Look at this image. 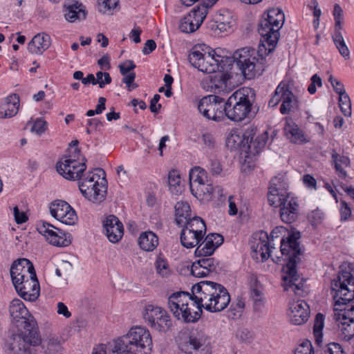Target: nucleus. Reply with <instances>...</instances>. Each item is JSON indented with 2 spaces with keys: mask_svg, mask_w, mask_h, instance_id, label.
<instances>
[{
  "mask_svg": "<svg viewBox=\"0 0 354 354\" xmlns=\"http://www.w3.org/2000/svg\"><path fill=\"white\" fill-rule=\"evenodd\" d=\"M338 327L344 339L354 337V277L348 271H340L331 282Z\"/></svg>",
  "mask_w": 354,
  "mask_h": 354,
  "instance_id": "f257e3e1",
  "label": "nucleus"
},
{
  "mask_svg": "<svg viewBox=\"0 0 354 354\" xmlns=\"http://www.w3.org/2000/svg\"><path fill=\"white\" fill-rule=\"evenodd\" d=\"M12 324L18 328V334L13 335L11 349L15 351H25L28 346L40 344L37 323L29 313L24 304L19 299L11 301L8 308Z\"/></svg>",
  "mask_w": 354,
  "mask_h": 354,
  "instance_id": "f03ea898",
  "label": "nucleus"
},
{
  "mask_svg": "<svg viewBox=\"0 0 354 354\" xmlns=\"http://www.w3.org/2000/svg\"><path fill=\"white\" fill-rule=\"evenodd\" d=\"M300 239L299 232L292 233L288 235L286 240H281L280 251L283 259L286 261L287 270L283 276V283L285 291H292L296 295L301 297L304 294V283L299 279L296 270V259L301 254V248L298 240Z\"/></svg>",
  "mask_w": 354,
  "mask_h": 354,
  "instance_id": "7ed1b4c3",
  "label": "nucleus"
},
{
  "mask_svg": "<svg viewBox=\"0 0 354 354\" xmlns=\"http://www.w3.org/2000/svg\"><path fill=\"white\" fill-rule=\"evenodd\" d=\"M153 341L149 330L134 326L128 333L114 340L109 354H151Z\"/></svg>",
  "mask_w": 354,
  "mask_h": 354,
  "instance_id": "20e7f679",
  "label": "nucleus"
},
{
  "mask_svg": "<svg viewBox=\"0 0 354 354\" xmlns=\"http://www.w3.org/2000/svg\"><path fill=\"white\" fill-rule=\"evenodd\" d=\"M198 302L211 313L220 312L230 304V296L222 285L210 281H202L192 288Z\"/></svg>",
  "mask_w": 354,
  "mask_h": 354,
  "instance_id": "39448f33",
  "label": "nucleus"
},
{
  "mask_svg": "<svg viewBox=\"0 0 354 354\" xmlns=\"http://www.w3.org/2000/svg\"><path fill=\"white\" fill-rule=\"evenodd\" d=\"M268 55H261L259 48L256 50L250 47L236 50L232 55L234 64L245 78L251 80L261 75L265 70Z\"/></svg>",
  "mask_w": 354,
  "mask_h": 354,
  "instance_id": "423d86ee",
  "label": "nucleus"
},
{
  "mask_svg": "<svg viewBox=\"0 0 354 354\" xmlns=\"http://www.w3.org/2000/svg\"><path fill=\"white\" fill-rule=\"evenodd\" d=\"M77 180L79 189L86 199L94 203H100L105 199L106 180L103 169L97 168Z\"/></svg>",
  "mask_w": 354,
  "mask_h": 354,
  "instance_id": "0eeeda50",
  "label": "nucleus"
},
{
  "mask_svg": "<svg viewBox=\"0 0 354 354\" xmlns=\"http://www.w3.org/2000/svg\"><path fill=\"white\" fill-rule=\"evenodd\" d=\"M188 59L191 64L205 73H214L219 70L221 56L216 54L205 44L195 46L191 50Z\"/></svg>",
  "mask_w": 354,
  "mask_h": 354,
  "instance_id": "6e6552de",
  "label": "nucleus"
},
{
  "mask_svg": "<svg viewBox=\"0 0 354 354\" xmlns=\"http://www.w3.org/2000/svg\"><path fill=\"white\" fill-rule=\"evenodd\" d=\"M248 89L234 91L226 101V118L232 121L239 122L251 117L252 103Z\"/></svg>",
  "mask_w": 354,
  "mask_h": 354,
  "instance_id": "1a4fd4ad",
  "label": "nucleus"
},
{
  "mask_svg": "<svg viewBox=\"0 0 354 354\" xmlns=\"http://www.w3.org/2000/svg\"><path fill=\"white\" fill-rule=\"evenodd\" d=\"M80 151L75 149V154L63 156L56 164V170L62 177L69 180H76L82 176L86 169V159L80 160Z\"/></svg>",
  "mask_w": 354,
  "mask_h": 354,
  "instance_id": "9d476101",
  "label": "nucleus"
},
{
  "mask_svg": "<svg viewBox=\"0 0 354 354\" xmlns=\"http://www.w3.org/2000/svg\"><path fill=\"white\" fill-rule=\"evenodd\" d=\"M198 109L209 120L218 122L226 117V101L218 95H209L203 97L198 102Z\"/></svg>",
  "mask_w": 354,
  "mask_h": 354,
  "instance_id": "9b49d317",
  "label": "nucleus"
},
{
  "mask_svg": "<svg viewBox=\"0 0 354 354\" xmlns=\"http://www.w3.org/2000/svg\"><path fill=\"white\" fill-rule=\"evenodd\" d=\"M217 0H213V2L207 0L200 3L192 8L181 20L179 28L183 32H194L199 28L204 19H205L209 9L216 3Z\"/></svg>",
  "mask_w": 354,
  "mask_h": 354,
  "instance_id": "f8f14e48",
  "label": "nucleus"
},
{
  "mask_svg": "<svg viewBox=\"0 0 354 354\" xmlns=\"http://www.w3.org/2000/svg\"><path fill=\"white\" fill-rule=\"evenodd\" d=\"M143 317L150 327L160 332L167 331L171 326V321L167 311L153 304L145 306Z\"/></svg>",
  "mask_w": 354,
  "mask_h": 354,
  "instance_id": "ddd939ff",
  "label": "nucleus"
},
{
  "mask_svg": "<svg viewBox=\"0 0 354 354\" xmlns=\"http://www.w3.org/2000/svg\"><path fill=\"white\" fill-rule=\"evenodd\" d=\"M288 185L283 176H276L270 181L268 194V201L271 206L281 207L283 203L287 202L292 196L287 192Z\"/></svg>",
  "mask_w": 354,
  "mask_h": 354,
  "instance_id": "4468645a",
  "label": "nucleus"
},
{
  "mask_svg": "<svg viewBox=\"0 0 354 354\" xmlns=\"http://www.w3.org/2000/svg\"><path fill=\"white\" fill-rule=\"evenodd\" d=\"M282 102L280 106V112L282 114H288L292 109L297 107V101L290 91L288 85L283 82L280 83L274 91V95L269 101L270 106H277L279 102Z\"/></svg>",
  "mask_w": 354,
  "mask_h": 354,
  "instance_id": "2eb2a0df",
  "label": "nucleus"
},
{
  "mask_svg": "<svg viewBox=\"0 0 354 354\" xmlns=\"http://www.w3.org/2000/svg\"><path fill=\"white\" fill-rule=\"evenodd\" d=\"M38 232L44 236L46 240L52 245L59 247L68 246L71 243V234L66 233L64 230L55 227L54 225L47 223L37 225Z\"/></svg>",
  "mask_w": 354,
  "mask_h": 354,
  "instance_id": "dca6fc26",
  "label": "nucleus"
},
{
  "mask_svg": "<svg viewBox=\"0 0 354 354\" xmlns=\"http://www.w3.org/2000/svg\"><path fill=\"white\" fill-rule=\"evenodd\" d=\"M49 209L51 216L65 225H73L77 221L75 211L64 201L56 200L52 202Z\"/></svg>",
  "mask_w": 354,
  "mask_h": 354,
  "instance_id": "f3484780",
  "label": "nucleus"
},
{
  "mask_svg": "<svg viewBox=\"0 0 354 354\" xmlns=\"http://www.w3.org/2000/svg\"><path fill=\"white\" fill-rule=\"evenodd\" d=\"M14 286L18 295L25 300L35 301L39 296L40 286L35 272H32L28 277Z\"/></svg>",
  "mask_w": 354,
  "mask_h": 354,
  "instance_id": "a211bd4d",
  "label": "nucleus"
},
{
  "mask_svg": "<svg viewBox=\"0 0 354 354\" xmlns=\"http://www.w3.org/2000/svg\"><path fill=\"white\" fill-rule=\"evenodd\" d=\"M254 239L255 241L251 244V250L256 254H259L261 255L262 261L272 257L273 261L277 263H281L282 257H276V259H274L272 256V250L274 249V247L271 244L266 232L261 231L259 234H255Z\"/></svg>",
  "mask_w": 354,
  "mask_h": 354,
  "instance_id": "6ab92c4d",
  "label": "nucleus"
},
{
  "mask_svg": "<svg viewBox=\"0 0 354 354\" xmlns=\"http://www.w3.org/2000/svg\"><path fill=\"white\" fill-rule=\"evenodd\" d=\"M343 10L339 4L334 6L333 16L335 19V33L333 35V39L339 53L345 58H349L350 52L346 46L342 35Z\"/></svg>",
  "mask_w": 354,
  "mask_h": 354,
  "instance_id": "aec40b11",
  "label": "nucleus"
},
{
  "mask_svg": "<svg viewBox=\"0 0 354 354\" xmlns=\"http://www.w3.org/2000/svg\"><path fill=\"white\" fill-rule=\"evenodd\" d=\"M263 25L267 26L268 24H271L272 26V35L270 37L272 38V41H278L279 39V30L282 27L284 22V14L281 10L278 8H273L269 9L266 12H265L263 16Z\"/></svg>",
  "mask_w": 354,
  "mask_h": 354,
  "instance_id": "412c9836",
  "label": "nucleus"
},
{
  "mask_svg": "<svg viewBox=\"0 0 354 354\" xmlns=\"http://www.w3.org/2000/svg\"><path fill=\"white\" fill-rule=\"evenodd\" d=\"M309 315V306L305 301L298 299L290 303L288 315L292 324L301 325L305 323L308 320Z\"/></svg>",
  "mask_w": 354,
  "mask_h": 354,
  "instance_id": "4be33fe9",
  "label": "nucleus"
},
{
  "mask_svg": "<svg viewBox=\"0 0 354 354\" xmlns=\"http://www.w3.org/2000/svg\"><path fill=\"white\" fill-rule=\"evenodd\" d=\"M35 272L32 263L27 259H19L15 261L10 267V277L13 285L28 277Z\"/></svg>",
  "mask_w": 354,
  "mask_h": 354,
  "instance_id": "5701e85b",
  "label": "nucleus"
},
{
  "mask_svg": "<svg viewBox=\"0 0 354 354\" xmlns=\"http://www.w3.org/2000/svg\"><path fill=\"white\" fill-rule=\"evenodd\" d=\"M263 25V18H261L259 26L258 31L261 37L260 40V44H259V53L262 55H269L272 53L278 41H272V38L270 37L272 35V26L271 24H267V26H264Z\"/></svg>",
  "mask_w": 354,
  "mask_h": 354,
  "instance_id": "b1692460",
  "label": "nucleus"
},
{
  "mask_svg": "<svg viewBox=\"0 0 354 354\" xmlns=\"http://www.w3.org/2000/svg\"><path fill=\"white\" fill-rule=\"evenodd\" d=\"M106 236L111 243H118L124 234L122 222L114 215L108 216L103 222Z\"/></svg>",
  "mask_w": 354,
  "mask_h": 354,
  "instance_id": "393cba45",
  "label": "nucleus"
},
{
  "mask_svg": "<svg viewBox=\"0 0 354 354\" xmlns=\"http://www.w3.org/2000/svg\"><path fill=\"white\" fill-rule=\"evenodd\" d=\"M223 243V237L219 234H209L196 248L195 254L196 257H209Z\"/></svg>",
  "mask_w": 354,
  "mask_h": 354,
  "instance_id": "a878e982",
  "label": "nucleus"
},
{
  "mask_svg": "<svg viewBox=\"0 0 354 354\" xmlns=\"http://www.w3.org/2000/svg\"><path fill=\"white\" fill-rule=\"evenodd\" d=\"M202 308L198 300L194 295H189V300L186 301L182 313L178 320H183L186 323H194L197 322L202 314Z\"/></svg>",
  "mask_w": 354,
  "mask_h": 354,
  "instance_id": "bb28decb",
  "label": "nucleus"
},
{
  "mask_svg": "<svg viewBox=\"0 0 354 354\" xmlns=\"http://www.w3.org/2000/svg\"><path fill=\"white\" fill-rule=\"evenodd\" d=\"M209 341L207 337L203 333H192L188 340L183 346L185 347V352L205 351V354H209L207 348Z\"/></svg>",
  "mask_w": 354,
  "mask_h": 354,
  "instance_id": "cd10ccee",
  "label": "nucleus"
},
{
  "mask_svg": "<svg viewBox=\"0 0 354 354\" xmlns=\"http://www.w3.org/2000/svg\"><path fill=\"white\" fill-rule=\"evenodd\" d=\"M189 294L186 292H176L168 298V307L178 319L182 313L186 301H189Z\"/></svg>",
  "mask_w": 354,
  "mask_h": 354,
  "instance_id": "c85d7f7f",
  "label": "nucleus"
},
{
  "mask_svg": "<svg viewBox=\"0 0 354 354\" xmlns=\"http://www.w3.org/2000/svg\"><path fill=\"white\" fill-rule=\"evenodd\" d=\"M65 19L71 22L84 20L86 17L87 12L85 6L77 1L65 5Z\"/></svg>",
  "mask_w": 354,
  "mask_h": 354,
  "instance_id": "c756f323",
  "label": "nucleus"
},
{
  "mask_svg": "<svg viewBox=\"0 0 354 354\" xmlns=\"http://www.w3.org/2000/svg\"><path fill=\"white\" fill-rule=\"evenodd\" d=\"M50 46V37L45 33H39L33 37L28 44V50L32 54L41 55Z\"/></svg>",
  "mask_w": 354,
  "mask_h": 354,
  "instance_id": "7c9ffc66",
  "label": "nucleus"
},
{
  "mask_svg": "<svg viewBox=\"0 0 354 354\" xmlns=\"http://www.w3.org/2000/svg\"><path fill=\"white\" fill-rule=\"evenodd\" d=\"M298 207L299 205L295 197L290 198L287 202L285 201L280 207V217L282 221L286 223L295 221L297 217Z\"/></svg>",
  "mask_w": 354,
  "mask_h": 354,
  "instance_id": "2f4dec72",
  "label": "nucleus"
},
{
  "mask_svg": "<svg viewBox=\"0 0 354 354\" xmlns=\"http://www.w3.org/2000/svg\"><path fill=\"white\" fill-rule=\"evenodd\" d=\"M284 134L288 140L295 144L306 142L303 131L291 119H287L283 128Z\"/></svg>",
  "mask_w": 354,
  "mask_h": 354,
  "instance_id": "473e14b6",
  "label": "nucleus"
},
{
  "mask_svg": "<svg viewBox=\"0 0 354 354\" xmlns=\"http://www.w3.org/2000/svg\"><path fill=\"white\" fill-rule=\"evenodd\" d=\"M190 190L196 198L203 202H209L212 199L213 186L209 180L190 188Z\"/></svg>",
  "mask_w": 354,
  "mask_h": 354,
  "instance_id": "72a5a7b5",
  "label": "nucleus"
},
{
  "mask_svg": "<svg viewBox=\"0 0 354 354\" xmlns=\"http://www.w3.org/2000/svg\"><path fill=\"white\" fill-rule=\"evenodd\" d=\"M138 244L142 250L151 252L158 246V238L151 231L145 232L140 234L138 239Z\"/></svg>",
  "mask_w": 354,
  "mask_h": 354,
  "instance_id": "f704fd0d",
  "label": "nucleus"
},
{
  "mask_svg": "<svg viewBox=\"0 0 354 354\" xmlns=\"http://www.w3.org/2000/svg\"><path fill=\"white\" fill-rule=\"evenodd\" d=\"M191 216V209L189 203L185 201H178L175 205V220L176 224L183 226Z\"/></svg>",
  "mask_w": 354,
  "mask_h": 354,
  "instance_id": "c9c22d12",
  "label": "nucleus"
},
{
  "mask_svg": "<svg viewBox=\"0 0 354 354\" xmlns=\"http://www.w3.org/2000/svg\"><path fill=\"white\" fill-rule=\"evenodd\" d=\"M203 237V234L200 235L199 233L183 228L180 233V242L185 248H192L196 246Z\"/></svg>",
  "mask_w": 354,
  "mask_h": 354,
  "instance_id": "e433bc0d",
  "label": "nucleus"
},
{
  "mask_svg": "<svg viewBox=\"0 0 354 354\" xmlns=\"http://www.w3.org/2000/svg\"><path fill=\"white\" fill-rule=\"evenodd\" d=\"M268 140V133L267 131H263L249 143V145L248 146L249 153L252 155L260 153L262 149L266 146Z\"/></svg>",
  "mask_w": 354,
  "mask_h": 354,
  "instance_id": "4c0bfd02",
  "label": "nucleus"
},
{
  "mask_svg": "<svg viewBox=\"0 0 354 354\" xmlns=\"http://www.w3.org/2000/svg\"><path fill=\"white\" fill-rule=\"evenodd\" d=\"M184 229L192 231L195 233H199V234L205 235L206 232V225L203 220L199 216H194L193 218H189L187 221L183 225Z\"/></svg>",
  "mask_w": 354,
  "mask_h": 354,
  "instance_id": "58836bf2",
  "label": "nucleus"
},
{
  "mask_svg": "<svg viewBox=\"0 0 354 354\" xmlns=\"http://www.w3.org/2000/svg\"><path fill=\"white\" fill-rule=\"evenodd\" d=\"M207 171L200 167H196L189 172V186L190 188L196 186L202 183L207 181Z\"/></svg>",
  "mask_w": 354,
  "mask_h": 354,
  "instance_id": "ea45409f",
  "label": "nucleus"
},
{
  "mask_svg": "<svg viewBox=\"0 0 354 354\" xmlns=\"http://www.w3.org/2000/svg\"><path fill=\"white\" fill-rule=\"evenodd\" d=\"M168 185L169 191L174 194H178L183 191L181 178L176 170L169 171L168 174Z\"/></svg>",
  "mask_w": 354,
  "mask_h": 354,
  "instance_id": "a19ab883",
  "label": "nucleus"
},
{
  "mask_svg": "<svg viewBox=\"0 0 354 354\" xmlns=\"http://www.w3.org/2000/svg\"><path fill=\"white\" fill-rule=\"evenodd\" d=\"M324 326V317L322 313H317L313 326V334L315 336V343L317 346H320L322 342L323 333L322 330Z\"/></svg>",
  "mask_w": 354,
  "mask_h": 354,
  "instance_id": "79ce46f5",
  "label": "nucleus"
},
{
  "mask_svg": "<svg viewBox=\"0 0 354 354\" xmlns=\"http://www.w3.org/2000/svg\"><path fill=\"white\" fill-rule=\"evenodd\" d=\"M8 118L15 116L19 107V97L17 94H12L6 97V104H4Z\"/></svg>",
  "mask_w": 354,
  "mask_h": 354,
  "instance_id": "37998d69",
  "label": "nucleus"
},
{
  "mask_svg": "<svg viewBox=\"0 0 354 354\" xmlns=\"http://www.w3.org/2000/svg\"><path fill=\"white\" fill-rule=\"evenodd\" d=\"M332 158L335 161V168L336 171L338 173V176L342 178H346L347 176L346 171L344 170L342 165L346 167L349 166L350 159L347 156H339L337 153L332 155Z\"/></svg>",
  "mask_w": 354,
  "mask_h": 354,
  "instance_id": "c03bdc74",
  "label": "nucleus"
},
{
  "mask_svg": "<svg viewBox=\"0 0 354 354\" xmlns=\"http://www.w3.org/2000/svg\"><path fill=\"white\" fill-rule=\"evenodd\" d=\"M201 258L196 261V264L202 266V269L207 271V275L210 272H216V267L218 262L214 258H209L206 257H201Z\"/></svg>",
  "mask_w": 354,
  "mask_h": 354,
  "instance_id": "a18cd8bd",
  "label": "nucleus"
},
{
  "mask_svg": "<svg viewBox=\"0 0 354 354\" xmlns=\"http://www.w3.org/2000/svg\"><path fill=\"white\" fill-rule=\"evenodd\" d=\"M339 106L344 116L350 117L351 115V102L346 93L339 96Z\"/></svg>",
  "mask_w": 354,
  "mask_h": 354,
  "instance_id": "49530a36",
  "label": "nucleus"
},
{
  "mask_svg": "<svg viewBox=\"0 0 354 354\" xmlns=\"http://www.w3.org/2000/svg\"><path fill=\"white\" fill-rule=\"evenodd\" d=\"M227 80L225 76L221 74L218 76L215 75L211 80V87L214 89V93H220L226 88Z\"/></svg>",
  "mask_w": 354,
  "mask_h": 354,
  "instance_id": "de8ad7c7",
  "label": "nucleus"
},
{
  "mask_svg": "<svg viewBox=\"0 0 354 354\" xmlns=\"http://www.w3.org/2000/svg\"><path fill=\"white\" fill-rule=\"evenodd\" d=\"M245 142L243 136L241 137L236 133H230L226 140V145L231 150L239 148Z\"/></svg>",
  "mask_w": 354,
  "mask_h": 354,
  "instance_id": "09e8293b",
  "label": "nucleus"
},
{
  "mask_svg": "<svg viewBox=\"0 0 354 354\" xmlns=\"http://www.w3.org/2000/svg\"><path fill=\"white\" fill-rule=\"evenodd\" d=\"M250 296L252 299L263 297L262 286L257 279L250 281Z\"/></svg>",
  "mask_w": 354,
  "mask_h": 354,
  "instance_id": "8fccbe9b",
  "label": "nucleus"
},
{
  "mask_svg": "<svg viewBox=\"0 0 354 354\" xmlns=\"http://www.w3.org/2000/svg\"><path fill=\"white\" fill-rule=\"evenodd\" d=\"M351 214V209L348 203L344 200H341L339 206L340 221L342 222L347 221Z\"/></svg>",
  "mask_w": 354,
  "mask_h": 354,
  "instance_id": "3c124183",
  "label": "nucleus"
},
{
  "mask_svg": "<svg viewBox=\"0 0 354 354\" xmlns=\"http://www.w3.org/2000/svg\"><path fill=\"white\" fill-rule=\"evenodd\" d=\"M328 81L330 82L334 91L337 93L339 96L346 93L344 84L333 75L329 76Z\"/></svg>",
  "mask_w": 354,
  "mask_h": 354,
  "instance_id": "603ef678",
  "label": "nucleus"
},
{
  "mask_svg": "<svg viewBox=\"0 0 354 354\" xmlns=\"http://www.w3.org/2000/svg\"><path fill=\"white\" fill-rule=\"evenodd\" d=\"M118 0H103L101 3H98V9L100 12H106L116 7Z\"/></svg>",
  "mask_w": 354,
  "mask_h": 354,
  "instance_id": "864d4df0",
  "label": "nucleus"
},
{
  "mask_svg": "<svg viewBox=\"0 0 354 354\" xmlns=\"http://www.w3.org/2000/svg\"><path fill=\"white\" fill-rule=\"evenodd\" d=\"M46 122L41 118H37L35 121L31 130L32 132H35L37 134L41 135L46 130Z\"/></svg>",
  "mask_w": 354,
  "mask_h": 354,
  "instance_id": "5fc2aeb1",
  "label": "nucleus"
},
{
  "mask_svg": "<svg viewBox=\"0 0 354 354\" xmlns=\"http://www.w3.org/2000/svg\"><path fill=\"white\" fill-rule=\"evenodd\" d=\"M324 354H344V351L340 344L331 342L325 347Z\"/></svg>",
  "mask_w": 354,
  "mask_h": 354,
  "instance_id": "6e6d98bb",
  "label": "nucleus"
},
{
  "mask_svg": "<svg viewBox=\"0 0 354 354\" xmlns=\"http://www.w3.org/2000/svg\"><path fill=\"white\" fill-rule=\"evenodd\" d=\"M136 67V64L132 60L128 59L121 63L119 65L120 72L122 75H126L129 73H132L133 71Z\"/></svg>",
  "mask_w": 354,
  "mask_h": 354,
  "instance_id": "4d7b16f0",
  "label": "nucleus"
},
{
  "mask_svg": "<svg viewBox=\"0 0 354 354\" xmlns=\"http://www.w3.org/2000/svg\"><path fill=\"white\" fill-rule=\"evenodd\" d=\"M310 81L311 82L308 86V91L310 94H314L317 91L316 86L321 87L322 86V81L321 77L317 74H315L311 77Z\"/></svg>",
  "mask_w": 354,
  "mask_h": 354,
  "instance_id": "13d9d810",
  "label": "nucleus"
},
{
  "mask_svg": "<svg viewBox=\"0 0 354 354\" xmlns=\"http://www.w3.org/2000/svg\"><path fill=\"white\" fill-rule=\"evenodd\" d=\"M310 81L311 82L308 86V91L310 94H314L317 91L316 86L321 87L322 86V81L321 77L317 74H315L311 77Z\"/></svg>",
  "mask_w": 354,
  "mask_h": 354,
  "instance_id": "bf43d9fd",
  "label": "nucleus"
},
{
  "mask_svg": "<svg viewBox=\"0 0 354 354\" xmlns=\"http://www.w3.org/2000/svg\"><path fill=\"white\" fill-rule=\"evenodd\" d=\"M294 354H314L313 346L310 342H304L295 350Z\"/></svg>",
  "mask_w": 354,
  "mask_h": 354,
  "instance_id": "052dcab7",
  "label": "nucleus"
},
{
  "mask_svg": "<svg viewBox=\"0 0 354 354\" xmlns=\"http://www.w3.org/2000/svg\"><path fill=\"white\" fill-rule=\"evenodd\" d=\"M257 127L250 126L243 133V138L248 146L249 145V143L255 138L254 137L257 134Z\"/></svg>",
  "mask_w": 354,
  "mask_h": 354,
  "instance_id": "680f3d73",
  "label": "nucleus"
},
{
  "mask_svg": "<svg viewBox=\"0 0 354 354\" xmlns=\"http://www.w3.org/2000/svg\"><path fill=\"white\" fill-rule=\"evenodd\" d=\"M208 169L213 176H217L221 174L223 170L220 162L216 159L210 160L209 164L208 165Z\"/></svg>",
  "mask_w": 354,
  "mask_h": 354,
  "instance_id": "e2e57ef3",
  "label": "nucleus"
},
{
  "mask_svg": "<svg viewBox=\"0 0 354 354\" xmlns=\"http://www.w3.org/2000/svg\"><path fill=\"white\" fill-rule=\"evenodd\" d=\"M192 274L196 277H203L207 275V271H204L202 266L196 264V261L194 262L191 269Z\"/></svg>",
  "mask_w": 354,
  "mask_h": 354,
  "instance_id": "0e129e2a",
  "label": "nucleus"
},
{
  "mask_svg": "<svg viewBox=\"0 0 354 354\" xmlns=\"http://www.w3.org/2000/svg\"><path fill=\"white\" fill-rule=\"evenodd\" d=\"M308 217H309V219L310 220V221L314 225H317L322 221V219L324 218V214L320 210L316 209V210L313 211L309 214Z\"/></svg>",
  "mask_w": 354,
  "mask_h": 354,
  "instance_id": "69168bd1",
  "label": "nucleus"
},
{
  "mask_svg": "<svg viewBox=\"0 0 354 354\" xmlns=\"http://www.w3.org/2000/svg\"><path fill=\"white\" fill-rule=\"evenodd\" d=\"M13 213L15 221L18 224L24 223L28 220L26 214L24 212H20L17 206L14 207Z\"/></svg>",
  "mask_w": 354,
  "mask_h": 354,
  "instance_id": "338daca9",
  "label": "nucleus"
},
{
  "mask_svg": "<svg viewBox=\"0 0 354 354\" xmlns=\"http://www.w3.org/2000/svg\"><path fill=\"white\" fill-rule=\"evenodd\" d=\"M157 272L162 276H165L167 273L168 266L163 259H158L156 262Z\"/></svg>",
  "mask_w": 354,
  "mask_h": 354,
  "instance_id": "774afa93",
  "label": "nucleus"
}]
</instances>
